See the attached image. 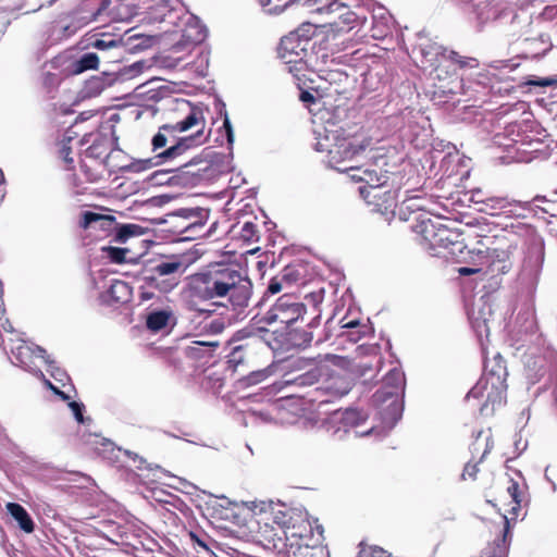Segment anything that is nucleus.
Listing matches in <instances>:
<instances>
[{"instance_id": "obj_21", "label": "nucleus", "mask_w": 557, "mask_h": 557, "mask_svg": "<svg viewBox=\"0 0 557 557\" xmlns=\"http://www.w3.org/2000/svg\"><path fill=\"white\" fill-rule=\"evenodd\" d=\"M305 327L298 324L286 329L285 344L293 348H307L313 338V317H308L305 321Z\"/></svg>"}, {"instance_id": "obj_57", "label": "nucleus", "mask_w": 557, "mask_h": 557, "mask_svg": "<svg viewBox=\"0 0 557 557\" xmlns=\"http://www.w3.org/2000/svg\"><path fill=\"white\" fill-rule=\"evenodd\" d=\"M72 151L71 144L62 143L60 148V157L64 160L65 163L71 165L73 163V158L70 156Z\"/></svg>"}, {"instance_id": "obj_1", "label": "nucleus", "mask_w": 557, "mask_h": 557, "mask_svg": "<svg viewBox=\"0 0 557 557\" xmlns=\"http://www.w3.org/2000/svg\"><path fill=\"white\" fill-rule=\"evenodd\" d=\"M252 294L250 280L232 267H219L190 275L183 290L186 308L205 318L211 317L214 310L199 307L200 302L212 301V305L224 306L213 301L227 297L233 309L246 308Z\"/></svg>"}, {"instance_id": "obj_61", "label": "nucleus", "mask_w": 557, "mask_h": 557, "mask_svg": "<svg viewBox=\"0 0 557 557\" xmlns=\"http://www.w3.org/2000/svg\"><path fill=\"white\" fill-rule=\"evenodd\" d=\"M488 197L487 195H485L484 193H482L481 190H476V191H473L472 195H471V200L475 203V205H479L480 207L484 206L485 203V198Z\"/></svg>"}, {"instance_id": "obj_24", "label": "nucleus", "mask_w": 557, "mask_h": 557, "mask_svg": "<svg viewBox=\"0 0 557 557\" xmlns=\"http://www.w3.org/2000/svg\"><path fill=\"white\" fill-rule=\"evenodd\" d=\"M310 264L306 263L302 264L300 261H295L288 265H286L280 276L284 282L287 284L292 283H301L306 284L311 280L310 273H309Z\"/></svg>"}, {"instance_id": "obj_35", "label": "nucleus", "mask_w": 557, "mask_h": 557, "mask_svg": "<svg viewBox=\"0 0 557 557\" xmlns=\"http://www.w3.org/2000/svg\"><path fill=\"white\" fill-rule=\"evenodd\" d=\"M108 294L113 302L125 304L132 295V287L121 280H113L108 288Z\"/></svg>"}, {"instance_id": "obj_20", "label": "nucleus", "mask_w": 557, "mask_h": 557, "mask_svg": "<svg viewBox=\"0 0 557 557\" xmlns=\"http://www.w3.org/2000/svg\"><path fill=\"white\" fill-rule=\"evenodd\" d=\"M207 140V136L203 135V129L197 131L195 134L189 136L176 137L175 139H170L171 144L169 147H164L161 150V157L163 159H170L173 161L178 157L185 154L187 151L197 148L198 146L205 144Z\"/></svg>"}, {"instance_id": "obj_60", "label": "nucleus", "mask_w": 557, "mask_h": 557, "mask_svg": "<svg viewBox=\"0 0 557 557\" xmlns=\"http://www.w3.org/2000/svg\"><path fill=\"white\" fill-rule=\"evenodd\" d=\"M74 127L75 125H72L65 131L62 143L71 144L78 136V133L75 132Z\"/></svg>"}, {"instance_id": "obj_18", "label": "nucleus", "mask_w": 557, "mask_h": 557, "mask_svg": "<svg viewBox=\"0 0 557 557\" xmlns=\"http://www.w3.org/2000/svg\"><path fill=\"white\" fill-rule=\"evenodd\" d=\"M359 189L364 200L381 213L393 211L397 205L398 191L387 188L386 185L360 187Z\"/></svg>"}, {"instance_id": "obj_39", "label": "nucleus", "mask_w": 557, "mask_h": 557, "mask_svg": "<svg viewBox=\"0 0 557 557\" xmlns=\"http://www.w3.org/2000/svg\"><path fill=\"white\" fill-rule=\"evenodd\" d=\"M100 57L95 52L82 54L74 63V73L79 74L88 70L97 69Z\"/></svg>"}, {"instance_id": "obj_4", "label": "nucleus", "mask_w": 557, "mask_h": 557, "mask_svg": "<svg viewBox=\"0 0 557 557\" xmlns=\"http://www.w3.org/2000/svg\"><path fill=\"white\" fill-rule=\"evenodd\" d=\"M214 109L216 114L223 117L220 132L225 134L228 152L220 153L209 148L203 149L200 154L195 156L182 165L180 170L182 174L177 176L181 178L182 186H196L203 181L214 177L216 174L226 173L232 170L234 129L226 111V106L219 97L214 99Z\"/></svg>"}, {"instance_id": "obj_32", "label": "nucleus", "mask_w": 557, "mask_h": 557, "mask_svg": "<svg viewBox=\"0 0 557 557\" xmlns=\"http://www.w3.org/2000/svg\"><path fill=\"white\" fill-rule=\"evenodd\" d=\"M187 541L198 554L210 555L213 553L211 545L214 544V541L203 530L189 531Z\"/></svg>"}, {"instance_id": "obj_5", "label": "nucleus", "mask_w": 557, "mask_h": 557, "mask_svg": "<svg viewBox=\"0 0 557 557\" xmlns=\"http://www.w3.org/2000/svg\"><path fill=\"white\" fill-rule=\"evenodd\" d=\"M315 14L324 17L322 23H315V44L332 54L345 50L343 37L358 25V15L349 5L338 0L325 3L315 0Z\"/></svg>"}, {"instance_id": "obj_3", "label": "nucleus", "mask_w": 557, "mask_h": 557, "mask_svg": "<svg viewBox=\"0 0 557 557\" xmlns=\"http://www.w3.org/2000/svg\"><path fill=\"white\" fill-rule=\"evenodd\" d=\"M310 22L302 23L298 29L290 32L281 39L278 47V55L288 65V71L296 81V85L300 90L299 99L307 104L309 111L310 104L313 103V67L311 59L313 55V32Z\"/></svg>"}, {"instance_id": "obj_19", "label": "nucleus", "mask_w": 557, "mask_h": 557, "mask_svg": "<svg viewBox=\"0 0 557 557\" xmlns=\"http://www.w3.org/2000/svg\"><path fill=\"white\" fill-rule=\"evenodd\" d=\"M284 409L295 417L289 421L304 430L313 429V400L305 396H293L285 401Z\"/></svg>"}, {"instance_id": "obj_31", "label": "nucleus", "mask_w": 557, "mask_h": 557, "mask_svg": "<svg viewBox=\"0 0 557 557\" xmlns=\"http://www.w3.org/2000/svg\"><path fill=\"white\" fill-rule=\"evenodd\" d=\"M513 202L507 196H488L485 198L484 206L479 207L478 210L490 215H498L509 209Z\"/></svg>"}, {"instance_id": "obj_2", "label": "nucleus", "mask_w": 557, "mask_h": 557, "mask_svg": "<svg viewBox=\"0 0 557 557\" xmlns=\"http://www.w3.org/2000/svg\"><path fill=\"white\" fill-rule=\"evenodd\" d=\"M315 151L326 153V164L341 172L360 171L355 162L372 147V137L360 124L332 123L315 138Z\"/></svg>"}, {"instance_id": "obj_6", "label": "nucleus", "mask_w": 557, "mask_h": 557, "mask_svg": "<svg viewBox=\"0 0 557 557\" xmlns=\"http://www.w3.org/2000/svg\"><path fill=\"white\" fill-rule=\"evenodd\" d=\"M153 3L147 7V20L151 23H164L180 27L182 39L172 46L173 52L189 50L201 44L207 37V28L195 15L182 17L183 10L180 7L181 0H152Z\"/></svg>"}, {"instance_id": "obj_14", "label": "nucleus", "mask_w": 557, "mask_h": 557, "mask_svg": "<svg viewBox=\"0 0 557 557\" xmlns=\"http://www.w3.org/2000/svg\"><path fill=\"white\" fill-rule=\"evenodd\" d=\"M493 246L485 249H473L472 253L479 258V264L485 265L492 274L508 273L512 267V245L506 240H493Z\"/></svg>"}, {"instance_id": "obj_28", "label": "nucleus", "mask_w": 557, "mask_h": 557, "mask_svg": "<svg viewBox=\"0 0 557 557\" xmlns=\"http://www.w3.org/2000/svg\"><path fill=\"white\" fill-rule=\"evenodd\" d=\"M546 359L542 355L528 356L525 359V374L528 380L535 384L546 373Z\"/></svg>"}, {"instance_id": "obj_55", "label": "nucleus", "mask_w": 557, "mask_h": 557, "mask_svg": "<svg viewBox=\"0 0 557 557\" xmlns=\"http://www.w3.org/2000/svg\"><path fill=\"white\" fill-rule=\"evenodd\" d=\"M478 465L479 462H467L465 468H463V472H462V479H475L476 476V473L479 472V468H478Z\"/></svg>"}, {"instance_id": "obj_40", "label": "nucleus", "mask_w": 557, "mask_h": 557, "mask_svg": "<svg viewBox=\"0 0 557 557\" xmlns=\"http://www.w3.org/2000/svg\"><path fill=\"white\" fill-rule=\"evenodd\" d=\"M384 385L391 387L393 391L386 392L387 395L397 394L403 388L405 383L404 373L398 369H392L384 376Z\"/></svg>"}, {"instance_id": "obj_27", "label": "nucleus", "mask_w": 557, "mask_h": 557, "mask_svg": "<svg viewBox=\"0 0 557 557\" xmlns=\"http://www.w3.org/2000/svg\"><path fill=\"white\" fill-rule=\"evenodd\" d=\"M8 513L18 524L20 529L26 533H32L35 529V523L27 512V510L18 503L7 504Z\"/></svg>"}, {"instance_id": "obj_63", "label": "nucleus", "mask_w": 557, "mask_h": 557, "mask_svg": "<svg viewBox=\"0 0 557 557\" xmlns=\"http://www.w3.org/2000/svg\"><path fill=\"white\" fill-rule=\"evenodd\" d=\"M481 271V268H468V267H461L458 269V273L461 275V276H469V275H473V274H476Z\"/></svg>"}, {"instance_id": "obj_49", "label": "nucleus", "mask_w": 557, "mask_h": 557, "mask_svg": "<svg viewBox=\"0 0 557 557\" xmlns=\"http://www.w3.org/2000/svg\"><path fill=\"white\" fill-rule=\"evenodd\" d=\"M225 329V322L223 319H214L208 323H206L202 327V330L211 335H218L221 334Z\"/></svg>"}, {"instance_id": "obj_48", "label": "nucleus", "mask_w": 557, "mask_h": 557, "mask_svg": "<svg viewBox=\"0 0 557 557\" xmlns=\"http://www.w3.org/2000/svg\"><path fill=\"white\" fill-rule=\"evenodd\" d=\"M67 406L71 409L75 420L79 424H90L91 423V421H92L91 418L84 416L85 405L82 401L72 400V401H69Z\"/></svg>"}, {"instance_id": "obj_26", "label": "nucleus", "mask_w": 557, "mask_h": 557, "mask_svg": "<svg viewBox=\"0 0 557 557\" xmlns=\"http://www.w3.org/2000/svg\"><path fill=\"white\" fill-rule=\"evenodd\" d=\"M156 154L151 158L146 159H137L132 161L131 163L123 165L120 168L123 173H140L145 172L154 166L161 165L166 162H171L170 159H163L161 157V151H154Z\"/></svg>"}, {"instance_id": "obj_47", "label": "nucleus", "mask_w": 557, "mask_h": 557, "mask_svg": "<svg viewBox=\"0 0 557 557\" xmlns=\"http://www.w3.org/2000/svg\"><path fill=\"white\" fill-rule=\"evenodd\" d=\"M175 214L177 216H182V218L188 219V220L195 219V221L191 222L188 226H186L185 230H188L189 227H194L196 225H199V226L203 225V223H201V222L198 223V221H197L198 219H201L202 209H200V208H191V209L183 208V209L177 210Z\"/></svg>"}, {"instance_id": "obj_11", "label": "nucleus", "mask_w": 557, "mask_h": 557, "mask_svg": "<svg viewBox=\"0 0 557 557\" xmlns=\"http://www.w3.org/2000/svg\"><path fill=\"white\" fill-rule=\"evenodd\" d=\"M307 306L299 298L292 294H284L263 313L258 312L253 320L256 323L271 325L280 322L285 329L302 323L308 317Z\"/></svg>"}, {"instance_id": "obj_16", "label": "nucleus", "mask_w": 557, "mask_h": 557, "mask_svg": "<svg viewBox=\"0 0 557 557\" xmlns=\"http://www.w3.org/2000/svg\"><path fill=\"white\" fill-rule=\"evenodd\" d=\"M419 233L424 242L432 249L449 248L459 243L461 233L458 230L448 227L445 223L431 219L421 221L419 224Z\"/></svg>"}, {"instance_id": "obj_33", "label": "nucleus", "mask_w": 557, "mask_h": 557, "mask_svg": "<svg viewBox=\"0 0 557 557\" xmlns=\"http://www.w3.org/2000/svg\"><path fill=\"white\" fill-rule=\"evenodd\" d=\"M362 420L363 417L361 412L357 409H346L345 411L336 409L330 414L327 422H341L344 424V426H356L359 425Z\"/></svg>"}, {"instance_id": "obj_43", "label": "nucleus", "mask_w": 557, "mask_h": 557, "mask_svg": "<svg viewBox=\"0 0 557 557\" xmlns=\"http://www.w3.org/2000/svg\"><path fill=\"white\" fill-rule=\"evenodd\" d=\"M140 45L136 44L132 47V49L139 48ZM128 50L127 44L123 42L121 44V49H114L109 50L107 53L100 54V61L102 60L106 63H119L121 59L123 58L124 53ZM131 50V48H129Z\"/></svg>"}, {"instance_id": "obj_29", "label": "nucleus", "mask_w": 557, "mask_h": 557, "mask_svg": "<svg viewBox=\"0 0 557 557\" xmlns=\"http://www.w3.org/2000/svg\"><path fill=\"white\" fill-rule=\"evenodd\" d=\"M359 325H360V323L358 320H351V321L345 322L344 318L336 319L335 313H333L330 318H327V320L325 322V325H324L325 336L323 338L319 339L318 342L329 341L331 338L332 333L337 332V331H339V333H336L337 336H344L345 329H354Z\"/></svg>"}, {"instance_id": "obj_10", "label": "nucleus", "mask_w": 557, "mask_h": 557, "mask_svg": "<svg viewBox=\"0 0 557 557\" xmlns=\"http://www.w3.org/2000/svg\"><path fill=\"white\" fill-rule=\"evenodd\" d=\"M506 376L505 361L500 356L495 358L492 367H490L488 362H485L484 373L476 385L470 391V395L480 397L486 392V401L483 407H486L488 404L492 405V409L495 406H500L506 399Z\"/></svg>"}, {"instance_id": "obj_30", "label": "nucleus", "mask_w": 557, "mask_h": 557, "mask_svg": "<svg viewBox=\"0 0 557 557\" xmlns=\"http://www.w3.org/2000/svg\"><path fill=\"white\" fill-rule=\"evenodd\" d=\"M216 347V341H196L185 348V354L191 359H205L211 357Z\"/></svg>"}, {"instance_id": "obj_42", "label": "nucleus", "mask_w": 557, "mask_h": 557, "mask_svg": "<svg viewBox=\"0 0 557 557\" xmlns=\"http://www.w3.org/2000/svg\"><path fill=\"white\" fill-rule=\"evenodd\" d=\"M102 251L113 263L120 264L132 261V259L127 257V255L131 252L127 248L107 246L102 248Z\"/></svg>"}, {"instance_id": "obj_25", "label": "nucleus", "mask_w": 557, "mask_h": 557, "mask_svg": "<svg viewBox=\"0 0 557 557\" xmlns=\"http://www.w3.org/2000/svg\"><path fill=\"white\" fill-rule=\"evenodd\" d=\"M171 320L175 322V318L171 309H154L146 314L145 323L149 331L158 333L165 329Z\"/></svg>"}, {"instance_id": "obj_37", "label": "nucleus", "mask_w": 557, "mask_h": 557, "mask_svg": "<svg viewBox=\"0 0 557 557\" xmlns=\"http://www.w3.org/2000/svg\"><path fill=\"white\" fill-rule=\"evenodd\" d=\"M144 234V227L138 224L127 223L116 226L114 242L123 244L128 238Z\"/></svg>"}, {"instance_id": "obj_9", "label": "nucleus", "mask_w": 557, "mask_h": 557, "mask_svg": "<svg viewBox=\"0 0 557 557\" xmlns=\"http://www.w3.org/2000/svg\"><path fill=\"white\" fill-rule=\"evenodd\" d=\"M188 265L189 262L182 255L168 256L144 273L143 282L150 288L169 294L178 286Z\"/></svg>"}, {"instance_id": "obj_52", "label": "nucleus", "mask_w": 557, "mask_h": 557, "mask_svg": "<svg viewBox=\"0 0 557 557\" xmlns=\"http://www.w3.org/2000/svg\"><path fill=\"white\" fill-rule=\"evenodd\" d=\"M283 280L280 275L277 276H274L272 277L270 281H269V284H268V287H267V293L271 294V295H275L277 293H280L283 288Z\"/></svg>"}, {"instance_id": "obj_45", "label": "nucleus", "mask_w": 557, "mask_h": 557, "mask_svg": "<svg viewBox=\"0 0 557 557\" xmlns=\"http://www.w3.org/2000/svg\"><path fill=\"white\" fill-rule=\"evenodd\" d=\"M447 59L454 64L458 65L459 69H474L479 66V62L474 58L460 55L456 51H449Z\"/></svg>"}, {"instance_id": "obj_36", "label": "nucleus", "mask_w": 557, "mask_h": 557, "mask_svg": "<svg viewBox=\"0 0 557 557\" xmlns=\"http://www.w3.org/2000/svg\"><path fill=\"white\" fill-rule=\"evenodd\" d=\"M125 42L122 37H114L111 35H102L101 38H96L90 42V46L98 51L100 54L107 53L109 50L121 49V44Z\"/></svg>"}, {"instance_id": "obj_44", "label": "nucleus", "mask_w": 557, "mask_h": 557, "mask_svg": "<svg viewBox=\"0 0 557 557\" xmlns=\"http://www.w3.org/2000/svg\"><path fill=\"white\" fill-rule=\"evenodd\" d=\"M263 11L268 14H280L284 9L294 3V0H287L281 4V0H257Z\"/></svg>"}, {"instance_id": "obj_7", "label": "nucleus", "mask_w": 557, "mask_h": 557, "mask_svg": "<svg viewBox=\"0 0 557 557\" xmlns=\"http://www.w3.org/2000/svg\"><path fill=\"white\" fill-rule=\"evenodd\" d=\"M315 403L319 406L339 399L351 389L348 360L325 355L315 357Z\"/></svg>"}, {"instance_id": "obj_15", "label": "nucleus", "mask_w": 557, "mask_h": 557, "mask_svg": "<svg viewBox=\"0 0 557 557\" xmlns=\"http://www.w3.org/2000/svg\"><path fill=\"white\" fill-rule=\"evenodd\" d=\"M111 4V0H83L79 5L67 16L61 20L63 33L73 35L79 28L96 21Z\"/></svg>"}, {"instance_id": "obj_59", "label": "nucleus", "mask_w": 557, "mask_h": 557, "mask_svg": "<svg viewBox=\"0 0 557 557\" xmlns=\"http://www.w3.org/2000/svg\"><path fill=\"white\" fill-rule=\"evenodd\" d=\"M242 359H243L242 347L237 346V347L233 348V350L231 351V354L228 356V362L237 364V363L242 362Z\"/></svg>"}, {"instance_id": "obj_51", "label": "nucleus", "mask_w": 557, "mask_h": 557, "mask_svg": "<svg viewBox=\"0 0 557 557\" xmlns=\"http://www.w3.org/2000/svg\"><path fill=\"white\" fill-rule=\"evenodd\" d=\"M257 234V225L252 222H245L240 235L246 240H252Z\"/></svg>"}, {"instance_id": "obj_50", "label": "nucleus", "mask_w": 557, "mask_h": 557, "mask_svg": "<svg viewBox=\"0 0 557 557\" xmlns=\"http://www.w3.org/2000/svg\"><path fill=\"white\" fill-rule=\"evenodd\" d=\"M268 374L269 372L267 369L253 371L244 379V382L247 386L256 385L264 381L268 377Z\"/></svg>"}, {"instance_id": "obj_38", "label": "nucleus", "mask_w": 557, "mask_h": 557, "mask_svg": "<svg viewBox=\"0 0 557 557\" xmlns=\"http://www.w3.org/2000/svg\"><path fill=\"white\" fill-rule=\"evenodd\" d=\"M181 169L182 165L174 171H156L152 173L150 181L157 185H182L181 178L177 177L182 174Z\"/></svg>"}, {"instance_id": "obj_13", "label": "nucleus", "mask_w": 557, "mask_h": 557, "mask_svg": "<svg viewBox=\"0 0 557 557\" xmlns=\"http://www.w3.org/2000/svg\"><path fill=\"white\" fill-rule=\"evenodd\" d=\"M182 104L189 108L185 119L175 124H163L151 138L152 151L164 148L170 139H175L177 133H183L205 121L203 107L201 103L191 104L188 100H182Z\"/></svg>"}, {"instance_id": "obj_12", "label": "nucleus", "mask_w": 557, "mask_h": 557, "mask_svg": "<svg viewBox=\"0 0 557 557\" xmlns=\"http://www.w3.org/2000/svg\"><path fill=\"white\" fill-rule=\"evenodd\" d=\"M0 346L5 352L8 349L11 352V362L14 366L21 367L25 371L34 373L38 377H44L42 371L37 367L36 360H45L47 357L46 350L35 344L26 343L23 339H12L7 344L4 338L0 335Z\"/></svg>"}, {"instance_id": "obj_56", "label": "nucleus", "mask_w": 557, "mask_h": 557, "mask_svg": "<svg viewBox=\"0 0 557 557\" xmlns=\"http://www.w3.org/2000/svg\"><path fill=\"white\" fill-rule=\"evenodd\" d=\"M419 200L418 197H411L404 199L401 202V207L409 211H419L424 210V207L417 201Z\"/></svg>"}, {"instance_id": "obj_34", "label": "nucleus", "mask_w": 557, "mask_h": 557, "mask_svg": "<svg viewBox=\"0 0 557 557\" xmlns=\"http://www.w3.org/2000/svg\"><path fill=\"white\" fill-rule=\"evenodd\" d=\"M115 221L114 216L102 215L92 211H85L82 214L79 226L83 228H89L92 225H98L99 228H107L112 225Z\"/></svg>"}, {"instance_id": "obj_53", "label": "nucleus", "mask_w": 557, "mask_h": 557, "mask_svg": "<svg viewBox=\"0 0 557 557\" xmlns=\"http://www.w3.org/2000/svg\"><path fill=\"white\" fill-rule=\"evenodd\" d=\"M507 493L512 498V502L516 506H520V493H519V484L518 482L510 480L509 485L507 487Z\"/></svg>"}, {"instance_id": "obj_54", "label": "nucleus", "mask_w": 557, "mask_h": 557, "mask_svg": "<svg viewBox=\"0 0 557 557\" xmlns=\"http://www.w3.org/2000/svg\"><path fill=\"white\" fill-rule=\"evenodd\" d=\"M294 383L298 386H310L313 384V371L308 370L306 373L294 379Z\"/></svg>"}, {"instance_id": "obj_62", "label": "nucleus", "mask_w": 557, "mask_h": 557, "mask_svg": "<svg viewBox=\"0 0 557 557\" xmlns=\"http://www.w3.org/2000/svg\"><path fill=\"white\" fill-rule=\"evenodd\" d=\"M556 83H557V81L554 78H542L539 81H530L529 82L530 85L541 86V87L553 86Z\"/></svg>"}, {"instance_id": "obj_41", "label": "nucleus", "mask_w": 557, "mask_h": 557, "mask_svg": "<svg viewBox=\"0 0 557 557\" xmlns=\"http://www.w3.org/2000/svg\"><path fill=\"white\" fill-rule=\"evenodd\" d=\"M359 172H362L363 176H358V180L367 184L364 187L381 186L387 183V175L375 170L361 169Z\"/></svg>"}, {"instance_id": "obj_23", "label": "nucleus", "mask_w": 557, "mask_h": 557, "mask_svg": "<svg viewBox=\"0 0 557 557\" xmlns=\"http://www.w3.org/2000/svg\"><path fill=\"white\" fill-rule=\"evenodd\" d=\"M116 72L103 71L100 75L92 76L87 79L84 85V95L86 97H96L100 95L107 87L113 85L116 81Z\"/></svg>"}, {"instance_id": "obj_64", "label": "nucleus", "mask_w": 557, "mask_h": 557, "mask_svg": "<svg viewBox=\"0 0 557 557\" xmlns=\"http://www.w3.org/2000/svg\"><path fill=\"white\" fill-rule=\"evenodd\" d=\"M125 455H127L128 457L133 458V460L136 462L138 461V463L136 465V467L138 469H143V465L145 463V460L144 458L139 457L137 454L135 453H132L129 450H125Z\"/></svg>"}, {"instance_id": "obj_22", "label": "nucleus", "mask_w": 557, "mask_h": 557, "mask_svg": "<svg viewBox=\"0 0 557 557\" xmlns=\"http://www.w3.org/2000/svg\"><path fill=\"white\" fill-rule=\"evenodd\" d=\"M107 528L106 536L110 542L121 546L136 547L133 543L136 536L128 525L111 521Z\"/></svg>"}, {"instance_id": "obj_8", "label": "nucleus", "mask_w": 557, "mask_h": 557, "mask_svg": "<svg viewBox=\"0 0 557 557\" xmlns=\"http://www.w3.org/2000/svg\"><path fill=\"white\" fill-rule=\"evenodd\" d=\"M253 511L270 515L272 522L278 527L288 543V557H313V528L309 524L306 533L297 532L290 525V509L286 504L272 499L253 502Z\"/></svg>"}, {"instance_id": "obj_46", "label": "nucleus", "mask_w": 557, "mask_h": 557, "mask_svg": "<svg viewBox=\"0 0 557 557\" xmlns=\"http://www.w3.org/2000/svg\"><path fill=\"white\" fill-rule=\"evenodd\" d=\"M48 364V372L50 375L62 385H65V382L70 381V376L67 373L57 366V362L54 360H51L50 357L47 355L46 359L44 360Z\"/></svg>"}, {"instance_id": "obj_58", "label": "nucleus", "mask_w": 557, "mask_h": 557, "mask_svg": "<svg viewBox=\"0 0 557 557\" xmlns=\"http://www.w3.org/2000/svg\"><path fill=\"white\" fill-rule=\"evenodd\" d=\"M45 382V385L50 389L52 391V393L57 396H59L62 400H69L70 399V396L64 393L63 391H61L58 386L53 385L49 380L41 377Z\"/></svg>"}, {"instance_id": "obj_17", "label": "nucleus", "mask_w": 557, "mask_h": 557, "mask_svg": "<svg viewBox=\"0 0 557 557\" xmlns=\"http://www.w3.org/2000/svg\"><path fill=\"white\" fill-rule=\"evenodd\" d=\"M81 146L79 156L104 163L111 150V139L107 133L91 132L85 134L78 141Z\"/></svg>"}]
</instances>
